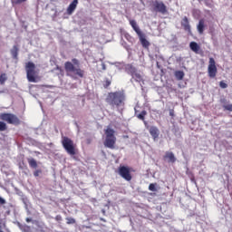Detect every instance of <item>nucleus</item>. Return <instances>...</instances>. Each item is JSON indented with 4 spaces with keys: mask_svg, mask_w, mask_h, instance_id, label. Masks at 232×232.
I'll return each instance as SVG.
<instances>
[{
    "mask_svg": "<svg viewBox=\"0 0 232 232\" xmlns=\"http://www.w3.org/2000/svg\"><path fill=\"white\" fill-rule=\"evenodd\" d=\"M28 0H12L13 5H21L23 3H26Z\"/></svg>",
    "mask_w": 232,
    "mask_h": 232,
    "instance_id": "30",
    "label": "nucleus"
},
{
    "mask_svg": "<svg viewBox=\"0 0 232 232\" xmlns=\"http://www.w3.org/2000/svg\"><path fill=\"white\" fill-rule=\"evenodd\" d=\"M111 84V82H107V86H110Z\"/></svg>",
    "mask_w": 232,
    "mask_h": 232,
    "instance_id": "41",
    "label": "nucleus"
},
{
    "mask_svg": "<svg viewBox=\"0 0 232 232\" xmlns=\"http://www.w3.org/2000/svg\"><path fill=\"white\" fill-rule=\"evenodd\" d=\"M189 48L195 53H198V52H200V45H198V44H197L196 42H191L189 44Z\"/></svg>",
    "mask_w": 232,
    "mask_h": 232,
    "instance_id": "17",
    "label": "nucleus"
},
{
    "mask_svg": "<svg viewBox=\"0 0 232 232\" xmlns=\"http://www.w3.org/2000/svg\"><path fill=\"white\" fill-rule=\"evenodd\" d=\"M150 191H157V188H155V184L150 183L149 186Z\"/></svg>",
    "mask_w": 232,
    "mask_h": 232,
    "instance_id": "34",
    "label": "nucleus"
},
{
    "mask_svg": "<svg viewBox=\"0 0 232 232\" xmlns=\"http://www.w3.org/2000/svg\"><path fill=\"white\" fill-rule=\"evenodd\" d=\"M8 127L6 126V123L5 121H0V131H6V129Z\"/></svg>",
    "mask_w": 232,
    "mask_h": 232,
    "instance_id": "26",
    "label": "nucleus"
},
{
    "mask_svg": "<svg viewBox=\"0 0 232 232\" xmlns=\"http://www.w3.org/2000/svg\"><path fill=\"white\" fill-rule=\"evenodd\" d=\"M208 73L210 79H215V77H217V65L213 57L209 58Z\"/></svg>",
    "mask_w": 232,
    "mask_h": 232,
    "instance_id": "8",
    "label": "nucleus"
},
{
    "mask_svg": "<svg viewBox=\"0 0 232 232\" xmlns=\"http://www.w3.org/2000/svg\"><path fill=\"white\" fill-rule=\"evenodd\" d=\"M25 70L29 82H35V63L32 62L27 63Z\"/></svg>",
    "mask_w": 232,
    "mask_h": 232,
    "instance_id": "7",
    "label": "nucleus"
},
{
    "mask_svg": "<svg viewBox=\"0 0 232 232\" xmlns=\"http://www.w3.org/2000/svg\"><path fill=\"white\" fill-rule=\"evenodd\" d=\"M102 70H106V64L102 63Z\"/></svg>",
    "mask_w": 232,
    "mask_h": 232,
    "instance_id": "40",
    "label": "nucleus"
},
{
    "mask_svg": "<svg viewBox=\"0 0 232 232\" xmlns=\"http://www.w3.org/2000/svg\"><path fill=\"white\" fill-rule=\"evenodd\" d=\"M28 164L30 168H37V161L34 158L28 159Z\"/></svg>",
    "mask_w": 232,
    "mask_h": 232,
    "instance_id": "23",
    "label": "nucleus"
},
{
    "mask_svg": "<svg viewBox=\"0 0 232 232\" xmlns=\"http://www.w3.org/2000/svg\"><path fill=\"white\" fill-rule=\"evenodd\" d=\"M55 220H57V222H61V220H63V217H61V215H57L55 217Z\"/></svg>",
    "mask_w": 232,
    "mask_h": 232,
    "instance_id": "37",
    "label": "nucleus"
},
{
    "mask_svg": "<svg viewBox=\"0 0 232 232\" xmlns=\"http://www.w3.org/2000/svg\"><path fill=\"white\" fill-rule=\"evenodd\" d=\"M119 175H121V177L128 182L131 180V174L130 173V169L125 166L119 168Z\"/></svg>",
    "mask_w": 232,
    "mask_h": 232,
    "instance_id": "9",
    "label": "nucleus"
},
{
    "mask_svg": "<svg viewBox=\"0 0 232 232\" xmlns=\"http://www.w3.org/2000/svg\"><path fill=\"white\" fill-rule=\"evenodd\" d=\"M25 221H26L27 223H30V222H32V218H26Z\"/></svg>",
    "mask_w": 232,
    "mask_h": 232,
    "instance_id": "39",
    "label": "nucleus"
},
{
    "mask_svg": "<svg viewBox=\"0 0 232 232\" xmlns=\"http://www.w3.org/2000/svg\"><path fill=\"white\" fill-rule=\"evenodd\" d=\"M104 133H105V140L103 144L105 148H109L110 150H114L115 142H117V138L115 137V130L108 126L106 130H104Z\"/></svg>",
    "mask_w": 232,
    "mask_h": 232,
    "instance_id": "3",
    "label": "nucleus"
},
{
    "mask_svg": "<svg viewBox=\"0 0 232 232\" xmlns=\"http://www.w3.org/2000/svg\"><path fill=\"white\" fill-rule=\"evenodd\" d=\"M181 26L184 28L185 32L191 34V25H189V20L187 18V16L181 20Z\"/></svg>",
    "mask_w": 232,
    "mask_h": 232,
    "instance_id": "11",
    "label": "nucleus"
},
{
    "mask_svg": "<svg viewBox=\"0 0 232 232\" xmlns=\"http://www.w3.org/2000/svg\"><path fill=\"white\" fill-rule=\"evenodd\" d=\"M224 110H227V111H232V104L224 105Z\"/></svg>",
    "mask_w": 232,
    "mask_h": 232,
    "instance_id": "33",
    "label": "nucleus"
},
{
    "mask_svg": "<svg viewBox=\"0 0 232 232\" xmlns=\"http://www.w3.org/2000/svg\"><path fill=\"white\" fill-rule=\"evenodd\" d=\"M79 60L75 58H73L72 62H66L64 63L65 72L68 77L74 80H77V77H80L81 79L84 77V71L79 68Z\"/></svg>",
    "mask_w": 232,
    "mask_h": 232,
    "instance_id": "1",
    "label": "nucleus"
},
{
    "mask_svg": "<svg viewBox=\"0 0 232 232\" xmlns=\"http://www.w3.org/2000/svg\"><path fill=\"white\" fill-rule=\"evenodd\" d=\"M67 224H75V218H66Z\"/></svg>",
    "mask_w": 232,
    "mask_h": 232,
    "instance_id": "31",
    "label": "nucleus"
},
{
    "mask_svg": "<svg viewBox=\"0 0 232 232\" xmlns=\"http://www.w3.org/2000/svg\"><path fill=\"white\" fill-rule=\"evenodd\" d=\"M11 55L13 59H17V56L19 55V48L17 47V45L13 46V48L11 49Z\"/></svg>",
    "mask_w": 232,
    "mask_h": 232,
    "instance_id": "21",
    "label": "nucleus"
},
{
    "mask_svg": "<svg viewBox=\"0 0 232 232\" xmlns=\"http://www.w3.org/2000/svg\"><path fill=\"white\" fill-rule=\"evenodd\" d=\"M18 227L23 232H32V227L26 224L23 225L21 223H18Z\"/></svg>",
    "mask_w": 232,
    "mask_h": 232,
    "instance_id": "20",
    "label": "nucleus"
},
{
    "mask_svg": "<svg viewBox=\"0 0 232 232\" xmlns=\"http://www.w3.org/2000/svg\"><path fill=\"white\" fill-rule=\"evenodd\" d=\"M5 227H6V224L2 218H0V232H4L3 229H5Z\"/></svg>",
    "mask_w": 232,
    "mask_h": 232,
    "instance_id": "28",
    "label": "nucleus"
},
{
    "mask_svg": "<svg viewBox=\"0 0 232 232\" xmlns=\"http://www.w3.org/2000/svg\"><path fill=\"white\" fill-rule=\"evenodd\" d=\"M124 101H126V96L122 92H110L107 97L108 104L116 108L124 106Z\"/></svg>",
    "mask_w": 232,
    "mask_h": 232,
    "instance_id": "2",
    "label": "nucleus"
},
{
    "mask_svg": "<svg viewBox=\"0 0 232 232\" xmlns=\"http://www.w3.org/2000/svg\"><path fill=\"white\" fill-rule=\"evenodd\" d=\"M149 131L154 140H157V139H159V135H160L159 128L152 126L150 128Z\"/></svg>",
    "mask_w": 232,
    "mask_h": 232,
    "instance_id": "14",
    "label": "nucleus"
},
{
    "mask_svg": "<svg viewBox=\"0 0 232 232\" xmlns=\"http://www.w3.org/2000/svg\"><path fill=\"white\" fill-rule=\"evenodd\" d=\"M205 27H206V25L204 24V19L199 20L198 24L197 25L198 34H204Z\"/></svg>",
    "mask_w": 232,
    "mask_h": 232,
    "instance_id": "19",
    "label": "nucleus"
},
{
    "mask_svg": "<svg viewBox=\"0 0 232 232\" xmlns=\"http://www.w3.org/2000/svg\"><path fill=\"white\" fill-rule=\"evenodd\" d=\"M219 86H220V88L226 89V88H227V83H226L223 81H221L219 82Z\"/></svg>",
    "mask_w": 232,
    "mask_h": 232,
    "instance_id": "35",
    "label": "nucleus"
},
{
    "mask_svg": "<svg viewBox=\"0 0 232 232\" xmlns=\"http://www.w3.org/2000/svg\"><path fill=\"white\" fill-rule=\"evenodd\" d=\"M62 146L68 153V155H75V145L73 144V140L68 137H63L62 140Z\"/></svg>",
    "mask_w": 232,
    "mask_h": 232,
    "instance_id": "4",
    "label": "nucleus"
},
{
    "mask_svg": "<svg viewBox=\"0 0 232 232\" xmlns=\"http://www.w3.org/2000/svg\"><path fill=\"white\" fill-rule=\"evenodd\" d=\"M123 36L126 39V41H128L129 43H131V44H133L135 40L133 39V37H131V35H130V34L125 33V34H123Z\"/></svg>",
    "mask_w": 232,
    "mask_h": 232,
    "instance_id": "25",
    "label": "nucleus"
},
{
    "mask_svg": "<svg viewBox=\"0 0 232 232\" xmlns=\"http://www.w3.org/2000/svg\"><path fill=\"white\" fill-rule=\"evenodd\" d=\"M115 66L118 68V70H122V68H124V64L121 63H116Z\"/></svg>",
    "mask_w": 232,
    "mask_h": 232,
    "instance_id": "32",
    "label": "nucleus"
},
{
    "mask_svg": "<svg viewBox=\"0 0 232 232\" xmlns=\"http://www.w3.org/2000/svg\"><path fill=\"white\" fill-rule=\"evenodd\" d=\"M131 77L132 79H134V81H136V82H144L142 74L137 71L134 72V74Z\"/></svg>",
    "mask_w": 232,
    "mask_h": 232,
    "instance_id": "18",
    "label": "nucleus"
},
{
    "mask_svg": "<svg viewBox=\"0 0 232 232\" xmlns=\"http://www.w3.org/2000/svg\"><path fill=\"white\" fill-rule=\"evenodd\" d=\"M124 68H125L126 73H129V75H131V76L137 72V68H135V66L130 63L124 65Z\"/></svg>",
    "mask_w": 232,
    "mask_h": 232,
    "instance_id": "15",
    "label": "nucleus"
},
{
    "mask_svg": "<svg viewBox=\"0 0 232 232\" xmlns=\"http://www.w3.org/2000/svg\"><path fill=\"white\" fill-rule=\"evenodd\" d=\"M6 204V199L0 197V206H5Z\"/></svg>",
    "mask_w": 232,
    "mask_h": 232,
    "instance_id": "36",
    "label": "nucleus"
},
{
    "mask_svg": "<svg viewBox=\"0 0 232 232\" xmlns=\"http://www.w3.org/2000/svg\"><path fill=\"white\" fill-rule=\"evenodd\" d=\"M79 5V0H73L69 6L67 7V14L68 15H72L73 12H75V9L77 8V5Z\"/></svg>",
    "mask_w": 232,
    "mask_h": 232,
    "instance_id": "10",
    "label": "nucleus"
},
{
    "mask_svg": "<svg viewBox=\"0 0 232 232\" xmlns=\"http://www.w3.org/2000/svg\"><path fill=\"white\" fill-rule=\"evenodd\" d=\"M174 75L177 81H182V79H184V72L182 71H176Z\"/></svg>",
    "mask_w": 232,
    "mask_h": 232,
    "instance_id": "22",
    "label": "nucleus"
},
{
    "mask_svg": "<svg viewBox=\"0 0 232 232\" xmlns=\"http://www.w3.org/2000/svg\"><path fill=\"white\" fill-rule=\"evenodd\" d=\"M5 82H6V74L5 73H2L0 75V84H4Z\"/></svg>",
    "mask_w": 232,
    "mask_h": 232,
    "instance_id": "27",
    "label": "nucleus"
},
{
    "mask_svg": "<svg viewBox=\"0 0 232 232\" xmlns=\"http://www.w3.org/2000/svg\"><path fill=\"white\" fill-rule=\"evenodd\" d=\"M121 44L125 48V50H127L128 53H131V47H130L124 40H121Z\"/></svg>",
    "mask_w": 232,
    "mask_h": 232,
    "instance_id": "24",
    "label": "nucleus"
},
{
    "mask_svg": "<svg viewBox=\"0 0 232 232\" xmlns=\"http://www.w3.org/2000/svg\"><path fill=\"white\" fill-rule=\"evenodd\" d=\"M144 117H146V111H142L140 114H138V119L140 121H144Z\"/></svg>",
    "mask_w": 232,
    "mask_h": 232,
    "instance_id": "29",
    "label": "nucleus"
},
{
    "mask_svg": "<svg viewBox=\"0 0 232 232\" xmlns=\"http://www.w3.org/2000/svg\"><path fill=\"white\" fill-rule=\"evenodd\" d=\"M0 119L1 121H5V122H7V124H14V126H17V124H21V121H19V118H17L15 114L0 113Z\"/></svg>",
    "mask_w": 232,
    "mask_h": 232,
    "instance_id": "5",
    "label": "nucleus"
},
{
    "mask_svg": "<svg viewBox=\"0 0 232 232\" xmlns=\"http://www.w3.org/2000/svg\"><path fill=\"white\" fill-rule=\"evenodd\" d=\"M152 10L157 14H162V15H166L168 14V6L162 1H155L152 3Z\"/></svg>",
    "mask_w": 232,
    "mask_h": 232,
    "instance_id": "6",
    "label": "nucleus"
},
{
    "mask_svg": "<svg viewBox=\"0 0 232 232\" xmlns=\"http://www.w3.org/2000/svg\"><path fill=\"white\" fill-rule=\"evenodd\" d=\"M34 175L35 177H39V175H41V170H39V169L35 170V171L34 172Z\"/></svg>",
    "mask_w": 232,
    "mask_h": 232,
    "instance_id": "38",
    "label": "nucleus"
},
{
    "mask_svg": "<svg viewBox=\"0 0 232 232\" xmlns=\"http://www.w3.org/2000/svg\"><path fill=\"white\" fill-rule=\"evenodd\" d=\"M164 159L168 160V162H171L172 164L177 162V158L175 157V154L171 151H167L165 153Z\"/></svg>",
    "mask_w": 232,
    "mask_h": 232,
    "instance_id": "13",
    "label": "nucleus"
},
{
    "mask_svg": "<svg viewBox=\"0 0 232 232\" xmlns=\"http://www.w3.org/2000/svg\"><path fill=\"white\" fill-rule=\"evenodd\" d=\"M139 39L143 48H150V42L146 39V35L144 34L140 35Z\"/></svg>",
    "mask_w": 232,
    "mask_h": 232,
    "instance_id": "16",
    "label": "nucleus"
},
{
    "mask_svg": "<svg viewBox=\"0 0 232 232\" xmlns=\"http://www.w3.org/2000/svg\"><path fill=\"white\" fill-rule=\"evenodd\" d=\"M130 24L134 32H136L138 37L143 34L142 31H140V27H139V24H137V22L135 20H130Z\"/></svg>",
    "mask_w": 232,
    "mask_h": 232,
    "instance_id": "12",
    "label": "nucleus"
}]
</instances>
